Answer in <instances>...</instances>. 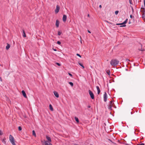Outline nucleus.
Masks as SVG:
<instances>
[{"mask_svg":"<svg viewBox=\"0 0 145 145\" xmlns=\"http://www.w3.org/2000/svg\"><path fill=\"white\" fill-rule=\"evenodd\" d=\"M119 61L116 59H112L110 62V63L112 66H115L118 65L119 63Z\"/></svg>","mask_w":145,"mask_h":145,"instance_id":"nucleus-1","label":"nucleus"},{"mask_svg":"<svg viewBox=\"0 0 145 145\" xmlns=\"http://www.w3.org/2000/svg\"><path fill=\"white\" fill-rule=\"evenodd\" d=\"M88 92L91 98L93 99H94V97L93 93L90 90H89Z\"/></svg>","mask_w":145,"mask_h":145,"instance_id":"nucleus-2","label":"nucleus"},{"mask_svg":"<svg viewBox=\"0 0 145 145\" xmlns=\"http://www.w3.org/2000/svg\"><path fill=\"white\" fill-rule=\"evenodd\" d=\"M138 46L139 47L138 48V50L139 51H143L145 50L144 49H142V45L141 44L139 43L138 45Z\"/></svg>","mask_w":145,"mask_h":145,"instance_id":"nucleus-3","label":"nucleus"},{"mask_svg":"<svg viewBox=\"0 0 145 145\" xmlns=\"http://www.w3.org/2000/svg\"><path fill=\"white\" fill-rule=\"evenodd\" d=\"M60 10V7L58 5H57L56 6V8L55 10V13L56 14Z\"/></svg>","mask_w":145,"mask_h":145,"instance_id":"nucleus-4","label":"nucleus"},{"mask_svg":"<svg viewBox=\"0 0 145 145\" xmlns=\"http://www.w3.org/2000/svg\"><path fill=\"white\" fill-rule=\"evenodd\" d=\"M104 101L105 102H106L107 100V94L106 92H105L104 94Z\"/></svg>","mask_w":145,"mask_h":145,"instance_id":"nucleus-5","label":"nucleus"},{"mask_svg":"<svg viewBox=\"0 0 145 145\" xmlns=\"http://www.w3.org/2000/svg\"><path fill=\"white\" fill-rule=\"evenodd\" d=\"M43 145H52L51 143L49 142L48 141H46L42 144Z\"/></svg>","mask_w":145,"mask_h":145,"instance_id":"nucleus-6","label":"nucleus"},{"mask_svg":"<svg viewBox=\"0 0 145 145\" xmlns=\"http://www.w3.org/2000/svg\"><path fill=\"white\" fill-rule=\"evenodd\" d=\"M9 140L10 142L14 141V137L11 135H9Z\"/></svg>","mask_w":145,"mask_h":145,"instance_id":"nucleus-7","label":"nucleus"},{"mask_svg":"<svg viewBox=\"0 0 145 145\" xmlns=\"http://www.w3.org/2000/svg\"><path fill=\"white\" fill-rule=\"evenodd\" d=\"M123 22L121 23L116 24V25H122L121 26H120V27H124L126 26V25L125 24H123Z\"/></svg>","mask_w":145,"mask_h":145,"instance_id":"nucleus-8","label":"nucleus"},{"mask_svg":"<svg viewBox=\"0 0 145 145\" xmlns=\"http://www.w3.org/2000/svg\"><path fill=\"white\" fill-rule=\"evenodd\" d=\"M22 94L23 96L25 98H27V96L26 95V94L25 92V91L24 90H22Z\"/></svg>","mask_w":145,"mask_h":145,"instance_id":"nucleus-9","label":"nucleus"},{"mask_svg":"<svg viewBox=\"0 0 145 145\" xmlns=\"http://www.w3.org/2000/svg\"><path fill=\"white\" fill-rule=\"evenodd\" d=\"M67 20V16L66 15H63V20L64 22H65Z\"/></svg>","mask_w":145,"mask_h":145,"instance_id":"nucleus-10","label":"nucleus"},{"mask_svg":"<svg viewBox=\"0 0 145 145\" xmlns=\"http://www.w3.org/2000/svg\"><path fill=\"white\" fill-rule=\"evenodd\" d=\"M46 138L48 140V141L49 142L51 143L52 142V141H51L50 138V137H49L47 136H46Z\"/></svg>","mask_w":145,"mask_h":145,"instance_id":"nucleus-11","label":"nucleus"},{"mask_svg":"<svg viewBox=\"0 0 145 145\" xmlns=\"http://www.w3.org/2000/svg\"><path fill=\"white\" fill-rule=\"evenodd\" d=\"M54 93L55 96L57 98L59 97V95L58 93L56 91H54Z\"/></svg>","mask_w":145,"mask_h":145,"instance_id":"nucleus-12","label":"nucleus"},{"mask_svg":"<svg viewBox=\"0 0 145 145\" xmlns=\"http://www.w3.org/2000/svg\"><path fill=\"white\" fill-rule=\"evenodd\" d=\"M96 88L97 89V94H99L101 92V91H100V88L98 86H96Z\"/></svg>","mask_w":145,"mask_h":145,"instance_id":"nucleus-13","label":"nucleus"},{"mask_svg":"<svg viewBox=\"0 0 145 145\" xmlns=\"http://www.w3.org/2000/svg\"><path fill=\"white\" fill-rule=\"evenodd\" d=\"M59 22L58 20H57L56 21V25L57 27H59Z\"/></svg>","mask_w":145,"mask_h":145,"instance_id":"nucleus-14","label":"nucleus"},{"mask_svg":"<svg viewBox=\"0 0 145 145\" xmlns=\"http://www.w3.org/2000/svg\"><path fill=\"white\" fill-rule=\"evenodd\" d=\"M113 106V104H110L109 106L108 107V109L111 110H112V107Z\"/></svg>","mask_w":145,"mask_h":145,"instance_id":"nucleus-15","label":"nucleus"},{"mask_svg":"<svg viewBox=\"0 0 145 145\" xmlns=\"http://www.w3.org/2000/svg\"><path fill=\"white\" fill-rule=\"evenodd\" d=\"M7 45L6 46V49L7 50H8L9 48L10 47V45L8 44V43H7Z\"/></svg>","mask_w":145,"mask_h":145,"instance_id":"nucleus-16","label":"nucleus"},{"mask_svg":"<svg viewBox=\"0 0 145 145\" xmlns=\"http://www.w3.org/2000/svg\"><path fill=\"white\" fill-rule=\"evenodd\" d=\"M49 108L51 111H53V108L52 105L51 104H50L49 105Z\"/></svg>","mask_w":145,"mask_h":145,"instance_id":"nucleus-17","label":"nucleus"},{"mask_svg":"<svg viewBox=\"0 0 145 145\" xmlns=\"http://www.w3.org/2000/svg\"><path fill=\"white\" fill-rule=\"evenodd\" d=\"M75 121L77 123H78L79 122V119H78V118L76 117H75Z\"/></svg>","mask_w":145,"mask_h":145,"instance_id":"nucleus-18","label":"nucleus"},{"mask_svg":"<svg viewBox=\"0 0 145 145\" xmlns=\"http://www.w3.org/2000/svg\"><path fill=\"white\" fill-rule=\"evenodd\" d=\"M23 36L24 37H26V35L25 32V31L24 29H23Z\"/></svg>","mask_w":145,"mask_h":145,"instance_id":"nucleus-19","label":"nucleus"},{"mask_svg":"<svg viewBox=\"0 0 145 145\" xmlns=\"http://www.w3.org/2000/svg\"><path fill=\"white\" fill-rule=\"evenodd\" d=\"M32 134L33 136H34L35 137H36V133L34 130H33L32 131Z\"/></svg>","mask_w":145,"mask_h":145,"instance_id":"nucleus-20","label":"nucleus"},{"mask_svg":"<svg viewBox=\"0 0 145 145\" xmlns=\"http://www.w3.org/2000/svg\"><path fill=\"white\" fill-rule=\"evenodd\" d=\"M78 64L82 67L83 69H84V67L82 64L79 62H78Z\"/></svg>","mask_w":145,"mask_h":145,"instance_id":"nucleus-21","label":"nucleus"},{"mask_svg":"<svg viewBox=\"0 0 145 145\" xmlns=\"http://www.w3.org/2000/svg\"><path fill=\"white\" fill-rule=\"evenodd\" d=\"M6 140V138H4L2 140V142L3 143L5 144H6V141L5 140Z\"/></svg>","mask_w":145,"mask_h":145,"instance_id":"nucleus-22","label":"nucleus"},{"mask_svg":"<svg viewBox=\"0 0 145 145\" xmlns=\"http://www.w3.org/2000/svg\"><path fill=\"white\" fill-rule=\"evenodd\" d=\"M106 72L108 75H110V70H108L106 71Z\"/></svg>","mask_w":145,"mask_h":145,"instance_id":"nucleus-23","label":"nucleus"},{"mask_svg":"<svg viewBox=\"0 0 145 145\" xmlns=\"http://www.w3.org/2000/svg\"><path fill=\"white\" fill-rule=\"evenodd\" d=\"M142 18L144 20H145V14L143 13L142 15Z\"/></svg>","mask_w":145,"mask_h":145,"instance_id":"nucleus-24","label":"nucleus"},{"mask_svg":"<svg viewBox=\"0 0 145 145\" xmlns=\"http://www.w3.org/2000/svg\"><path fill=\"white\" fill-rule=\"evenodd\" d=\"M69 84H70V85L72 86V87L73 86V84L72 82H70L69 83Z\"/></svg>","mask_w":145,"mask_h":145,"instance_id":"nucleus-25","label":"nucleus"},{"mask_svg":"<svg viewBox=\"0 0 145 145\" xmlns=\"http://www.w3.org/2000/svg\"><path fill=\"white\" fill-rule=\"evenodd\" d=\"M62 33V32L60 31H58V35L59 36H60L61 35Z\"/></svg>","mask_w":145,"mask_h":145,"instance_id":"nucleus-26","label":"nucleus"},{"mask_svg":"<svg viewBox=\"0 0 145 145\" xmlns=\"http://www.w3.org/2000/svg\"><path fill=\"white\" fill-rule=\"evenodd\" d=\"M18 129L19 131H21L22 130V128L21 126H19L18 127Z\"/></svg>","mask_w":145,"mask_h":145,"instance_id":"nucleus-27","label":"nucleus"},{"mask_svg":"<svg viewBox=\"0 0 145 145\" xmlns=\"http://www.w3.org/2000/svg\"><path fill=\"white\" fill-rule=\"evenodd\" d=\"M127 20H128V19H126V20L123 22V24H126L127 23Z\"/></svg>","mask_w":145,"mask_h":145,"instance_id":"nucleus-28","label":"nucleus"},{"mask_svg":"<svg viewBox=\"0 0 145 145\" xmlns=\"http://www.w3.org/2000/svg\"><path fill=\"white\" fill-rule=\"evenodd\" d=\"M56 64L57 65H58V66H60L61 65L60 63H57V62H56Z\"/></svg>","mask_w":145,"mask_h":145,"instance_id":"nucleus-29","label":"nucleus"},{"mask_svg":"<svg viewBox=\"0 0 145 145\" xmlns=\"http://www.w3.org/2000/svg\"><path fill=\"white\" fill-rule=\"evenodd\" d=\"M108 140L110 141L112 143H113V144H116L113 142H112L111 140L110 139H108Z\"/></svg>","mask_w":145,"mask_h":145,"instance_id":"nucleus-30","label":"nucleus"},{"mask_svg":"<svg viewBox=\"0 0 145 145\" xmlns=\"http://www.w3.org/2000/svg\"><path fill=\"white\" fill-rule=\"evenodd\" d=\"M11 143H12V145H16V144H15L14 142V141L11 142Z\"/></svg>","mask_w":145,"mask_h":145,"instance_id":"nucleus-31","label":"nucleus"},{"mask_svg":"<svg viewBox=\"0 0 145 145\" xmlns=\"http://www.w3.org/2000/svg\"><path fill=\"white\" fill-rule=\"evenodd\" d=\"M57 44L59 45H60L61 44V42L60 41H58L57 42Z\"/></svg>","mask_w":145,"mask_h":145,"instance_id":"nucleus-32","label":"nucleus"},{"mask_svg":"<svg viewBox=\"0 0 145 145\" xmlns=\"http://www.w3.org/2000/svg\"><path fill=\"white\" fill-rule=\"evenodd\" d=\"M118 12H119V11L118 10H117L115 12V14L117 15V14H118Z\"/></svg>","mask_w":145,"mask_h":145,"instance_id":"nucleus-33","label":"nucleus"},{"mask_svg":"<svg viewBox=\"0 0 145 145\" xmlns=\"http://www.w3.org/2000/svg\"><path fill=\"white\" fill-rule=\"evenodd\" d=\"M3 132L2 131H1L0 130V135H3Z\"/></svg>","mask_w":145,"mask_h":145,"instance_id":"nucleus-34","label":"nucleus"},{"mask_svg":"<svg viewBox=\"0 0 145 145\" xmlns=\"http://www.w3.org/2000/svg\"><path fill=\"white\" fill-rule=\"evenodd\" d=\"M76 55L77 56H78L79 57H81V55H80V54H76Z\"/></svg>","mask_w":145,"mask_h":145,"instance_id":"nucleus-35","label":"nucleus"},{"mask_svg":"<svg viewBox=\"0 0 145 145\" xmlns=\"http://www.w3.org/2000/svg\"><path fill=\"white\" fill-rule=\"evenodd\" d=\"M129 3L130 4H133L132 2V0H129Z\"/></svg>","mask_w":145,"mask_h":145,"instance_id":"nucleus-36","label":"nucleus"},{"mask_svg":"<svg viewBox=\"0 0 145 145\" xmlns=\"http://www.w3.org/2000/svg\"><path fill=\"white\" fill-rule=\"evenodd\" d=\"M69 75L71 76V77H72V75L70 73H68Z\"/></svg>","mask_w":145,"mask_h":145,"instance_id":"nucleus-37","label":"nucleus"},{"mask_svg":"<svg viewBox=\"0 0 145 145\" xmlns=\"http://www.w3.org/2000/svg\"><path fill=\"white\" fill-rule=\"evenodd\" d=\"M130 17L131 18H134V16H133L132 15H130Z\"/></svg>","mask_w":145,"mask_h":145,"instance_id":"nucleus-38","label":"nucleus"},{"mask_svg":"<svg viewBox=\"0 0 145 145\" xmlns=\"http://www.w3.org/2000/svg\"><path fill=\"white\" fill-rule=\"evenodd\" d=\"M112 101H110V104H114V103H113V104H112Z\"/></svg>","mask_w":145,"mask_h":145,"instance_id":"nucleus-39","label":"nucleus"},{"mask_svg":"<svg viewBox=\"0 0 145 145\" xmlns=\"http://www.w3.org/2000/svg\"><path fill=\"white\" fill-rule=\"evenodd\" d=\"M0 80L1 81H2V78H1V77H0Z\"/></svg>","mask_w":145,"mask_h":145,"instance_id":"nucleus-40","label":"nucleus"},{"mask_svg":"<svg viewBox=\"0 0 145 145\" xmlns=\"http://www.w3.org/2000/svg\"><path fill=\"white\" fill-rule=\"evenodd\" d=\"M131 23V22L130 20L128 22V24H130Z\"/></svg>","mask_w":145,"mask_h":145,"instance_id":"nucleus-41","label":"nucleus"},{"mask_svg":"<svg viewBox=\"0 0 145 145\" xmlns=\"http://www.w3.org/2000/svg\"><path fill=\"white\" fill-rule=\"evenodd\" d=\"M87 107H88V108H90V107H91V106H90V105H88V106Z\"/></svg>","mask_w":145,"mask_h":145,"instance_id":"nucleus-42","label":"nucleus"},{"mask_svg":"<svg viewBox=\"0 0 145 145\" xmlns=\"http://www.w3.org/2000/svg\"><path fill=\"white\" fill-rule=\"evenodd\" d=\"M131 9H132V11L133 12L134 9H133V8L132 7H131Z\"/></svg>","mask_w":145,"mask_h":145,"instance_id":"nucleus-43","label":"nucleus"},{"mask_svg":"<svg viewBox=\"0 0 145 145\" xmlns=\"http://www.w3.org/2000/svg\"><path fill=\"white\" fill-rule=\"evenodd\" d=\"M144 7H145V0H144Z\"/></svg>","mask_w":145,"mask_h":145,"instance_id":"nucleus-44","label":"nucleus"},{"mask_svg":"<svg viewBox=\"0 0 145 145\" xmlns=\"http://www.w3.org/2000/svg\"><path fill=\"white\" fill-rule=\"evenodd\" d=\"M99 7L100 8H101V7H102V6H101V5H100L99 6Z\"/></svg>","mask_w":145,"mask_h":145,"instance_id":"nucleus-45","label":"nucleus"},{"mask_svg":"<svg viewBox=\"0 0 145 145\" xmlns=\"http://www.w3.org/2000/svg\"><path fill=\"white\" fill-rule=\"evenodd\" d=\"M126 61H130V60H129V59H126Z\"/></svg>","mask_w":145,"mask_h":145,"instance_id":"nucleus-46","label":"nucleus"},{"mask_svg":"<svg viewBox=\"0 0 145 145\" xmlns=\"http://www.w3.org/2000/svg\"><path fill=\"white\" fill-rule=\"evenodd\" d=\"M88 33H91V32L89 31V30H88Z\"/></svg>","mask_w":145,"mask_h":145,"instance_id":"nucleus-47","label":"nucleus"},{"mask_svg":"<svg viewBox=\"0 0 145 145\" xmlns=\"http://www.w3.org/2000/svg\"><path fill=\"white\" fill-rule=\"evenodd\" d=\"M53 50H54V51H57L56 49H53Z\"/></svg>","mask_w":145,"mask_h":145,"instance_id":"nucleus-48","label":"nucleus"},{"mask_svg":"<svg viewBox=\"0 0 145 145\" xmlns=\"http://www.w3.org/2000/svg\"><path fill=\"white\" fill-rule=\"evenodd\" d=\"M88 17H89V14H88Z\"/></svg>","mask_w":145,"mask_h":145,"instance_id":"nucleus-49","label":"nucleus"},{"mask_svg":"<svg viewBox=\"0 0 145 145\" xmlns=\"http://www.w3.org/2000/svg\"><path fill=\"white\" fill-rule=\"evenodd\" d=\"M143 9L144 10V12H145V8H143Z\"/></svg>","mask_w":145,"mask_h":145,"instance_id":"nucleus-50","label":"nucleus"},{"mask_svg":"<svg viewBox=\"0 0 145 145\" xmlns=\"http://www.w3.org/2000/svg\"><path fill=\"white\" fill-rule=\"evenodd\" d=\"M106 22H107V23H110V24H111V23H109V22L108 21H106Z\"/></svg>","mask_w":145,"mask_h":145,"instance_id":"nucleus-51","label":"nucleus"},{"mask_svg":"<svg viewBox=\"0 0 145 145\" xmlns=\"http://www.w3.org/2000/svg\"><path fill=\"white\" fill-rule=\"evenodd\" d=\"M144 65H145V63L144 64Z\"/></svg>","mask_w":145,"mask_h":145,"instance_id":"nucleus-52","label":"nucleus"}]
</instances>
